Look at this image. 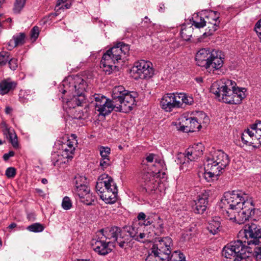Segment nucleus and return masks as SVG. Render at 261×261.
I'll list each match as a JSON object with an SVG mask.
<instances>
[{
    "label": "nucleus",
    "instance_id": "f257e3e1",
    "mask_svg": "<svg viewBox=\"0 0 261 261\" xmlns=\"http://www.w3.org/2000/svg\"><path fill=\"white\" fill-rule=\"evenodd\" d=\"M87 87L86 82L80 76H69L65 79L59 91L64 95L61 97L63 107L68 113L72 114L75 119H85L88 115L81 107H86L85 92Z\"/></svg>",
    "mask_w": 261,
    "mask_h": 261
},
{
    "label": "nucleus",
    "instance_id": "f03ea898",
    "mask_svg": "<svg viewBox=\"0 0 261 261\" xmlns=\"http://www.w3.org/2000/svg\"><path fill=\"white\" fill-rule=\"evenodd\" d=\"M235 82L223 79L218 83H214L211 88V92L224 103L238 105L245 97L246 89L236 87Z\"/></svg>",
    "mask_w": 261,
    "mask_h": 261
},
{
    "label": "nucleus",
    "instance_id": "7ed1b4c3",
    "mask_svg": "<svg viewBox=\"0 0 261 261\" xmlns=\"http://www.w3.org/2000/svg\"><path fill=\"white\" fill-rule=\"evenodd\" d=\"M230 162L228 155L221 150H212L204 164V178L210 182L223 173Z\"/></svg>",
    "mask_w": 261,
    "mask_h": 261
},
{
    "label": "nucleus",
    "instance_id": "20e7f679",
    "mask_svg": "<svg viewBox=\"0 0 261 261\" xmlns=\"http://www.w3.org/2000/svg\"><path fill=\"white\" fill-rule=\"evenodd\" d=\"M224 53L218 49L204 48L199 49L196 54V64L204 67L210 73L220 70L224 62Z\"/></svg>",
    "mask_w": 261,
    "mask_h": 261
},
{
    "label": "nucleus",
    "instance_id": "39448f33",
    "mask_svg": "<svg viewBox=\"0 0 261 261\" xmlns=\"http://www.w3.org/2000/svg\"><path fill=\"white\" fill-rule=\"evenodd\" d=\"M129 50V46L122 42L111 47L103 54L100 61V68L106 74H110L117 70L116 64L119 63L123 56L128 53Z\"/></svg>",
    "mask_w": 261,
    "mask_h": 261
},
{
    "label": "nucleus",
    "instance_id": "423d86ee",
    "mask_svg": "<svg viewBox=\"0 0 261 261\" xmlns=\"http://www.w3.org/2000/svg\"><path fill=\"white\" fill-rule=\"evenodd\" d=\"M164 169V162L155 161L152 167L144 171L142 174L141 187L143 193L151 194L155 191L161 181L160 174Z\"/></svg>",
    "mask_w": 261,
    "mask_h": 261
},
{
    "label": "nucleus",
    "instance_id": "0eeeda50",
    "mask_svg": "<svg viewBox=\"0 0 261 261\" xmlns=\"http://www.w3.org/2000/svg\"><path fill=\"white\" fill-rule=\"evenodd\" d=\"M241 191H232L225 192L221 199L220 207L224 208V217L226 219L237 223V213L241 204L239 199L241 197Z\"/></svg>",
    "mask_w": 261,
    "mask_h": 261
},
{
    "label": "nucleus",
    "instance_id": "6e6552de",
    "mask_svg": "<svg viewBox=\"0 0 261 261\" xmlns=\"http://www.w3.org/2000/svg\"><path fill=\"white\" fill-rule=\"evenodd\" d=\"M204 147L201 143H197L189 147L185 153H179L175 158L177 164H180V170L187 171L191 169L193 163L203 154Z\"/></svg>",
    "mask_w": 261,
    "mask_h": 261
},
{
    "label": "nucleus",
    "instance_id": "1a4fd4ad",
    "mask_svg": "<svg viewBox=\"0 0 261 261\" xmlns=\"http://www.w3.org/2000/svg\"><path fill=\"white\" fill-rule=\"evenodd\" d=\"M239 237L242 238L241 241L247 247L251 245H259L261 244V228L255 223L246 224L240 231Z\"/></svg>",
    "mask_w": 261,
    "mask_h": 261
},
{
    "label": "nucleus",
    "instance_id": "9d476101",
    "mask_svg": "<svg viewBox=\"0 0 261 261\" xmlns=\"http://www.w3.org/2000/svg\"><path fill=\"white\" fill-rule=\"evenodd\" d=\"M241 199L240 202L242 204L241 207L236 212L237 213V223H244L254 215L255 208L253 204V200L249 195L241 191Z\"/></svg>",
    "mask_w": 261,
    "mask_h": 261
},
{
    "label": "nucleus",
    "instance_id": "9b49d317",
    "mask_svg": "<svg viewBox=\"0 0 261 261\" xmlns=\"http://www.w3.org/2000/svg\"><path fill=\"white\" fill-rule=\"evenodd\" d=\"M91 104L94 107L95 111L99 112V115L106 116L113 110L116 111L115 101H112L101 94H94L91 97Z\"/></svg>",
    "mask_w": 261,
    "mask_h": 261
},
{
    "label": "nucleus",
    "instance_id": "f8f14e48",
    "mask_svg": "<svg viewBox=\"0 0 261 261\" xmlns=\"http://www.w3.org/2000/svg\"><path fill=\"white\" fill-rule=\"evenodd\" d=\"M92 249L99 255H106L110 253L116 247V244L112 241H108L102 233L99 232L96 236L91 240Z\"/></svg>",
    "mask_w": 261,
    "mask_h": 261
},
{
    "label": "nucleus",
    "instance_id": "ddd939ff",
    "mask_svg": "<svg viewBox=\"0 0 261 261\" xmlns=\"http://www.w3.org/2000/svg\"><path fill=\"white\" fill-rule=\"evenodd\" d=\"M248 247L241 240H238L227 244L223 249L222 255L227 259H234L236 257L244 255Z\"/></svg>",
    "mask_w": 261,
    "mask_h": 261
},
{
    "label": "nucleus",
    "instance_id": "4468645a",
    "mask_svg": "<svg viewBox=\"0 0 261 261\" xmlns=\"http://www.w3.org/2000/svg\"><path fill=\"white\" fill-rule=\"evenodd\" d=\"M242 142L246 145L251 146L254 141L257 140L261 144V121L257 120L250 125V128L245 130L241 136Z\"/></svg>",
    "mask_w": 261,
    "mask_h": 261
},
{
    "label": "nucleus",
    "instance_id": "2eb2a0df",
    "mask_svg": "<svg viewBox=\"0 0 261 261\" xmlns=\"http://www.w3.org/2000/svg\"><path fill=\"white\" fill-rule=\"evenodd\" d=\"M172 240L169 237H165L160 240L152 246L155 250L168 261L171 256V247L172 246Z\"/></svg>",
    "mask_w": 261,
    "mask_h": 261
},
{
    "label": "nucleus",
    "instance_id": "dca6fc26",
    "mask_svg": "<svg viewBox=\"0 0 261 261\" xmlns=\"http://www.w3.org/2000/svg\"><path fill=\"white\" fill-rule=\"evenodd\" d=\"M134 71L142 79H148L152 76L154 70L152 63L145 60H140L136 63Z\"/></svg>",
    "mask_w": 261,
    "mask_h": 261
},
{
    "label": "nucleus",
    "instance_id": "f3484780",
    "mask_svg": "<svg viewBox=\"0 0 261 261\" xmlns=\"http://www.w3.org/2000/svg\"><path fill=\"white\" fill-rule=\"evenodd\" d=\"M137 219L139 221H143L142 225L144 227L150 225L156 221L158 224L156 233H162L163 231V224L160 216L155 213H149L145 215L143 212H140L137 216Z\"/></svg>",
    "mask_w": 261,
    "mask_h": 261
},
{
    "label": "nucleus",
    "instance_id": "a211bd4d",
    "mask_svg": "<svg viewBox=\"0 0 261 261\" xmlns=\"http://www.w3.org/2000/svg\"><path fill=\"white\" fill-rule=\"evenodd\" d=\"M145 227L139 223L133 224L131 226H126L124 228L125 230L127 231L130 237L134 238L135 240L144 242L147 237V233L145 232Z\"/></svg>",
    "mask_w": 261,
    "mask_h": 261
},
{
    "label": "nucleus",
    "instance_id": "6ab92c4d",
    "mask_svg": "<svg viewBox=\"0 0 261 261\" xmlns=\"http://www.w3.org/2000/svg\"><path fill=\"white\" fill-rule=\"evenodd\" d=\"M160 105L166 112H170L173 108L181 107V102L178 100L177 94L168 93L163 96Z\"/></svg>",
    "mask_w": 261,
    "mask_h": 261
},
{
    "label": "nucleus",
    "instance_id": "aec40b11",
    "mask_svg": "<svg viewBox=\"0 0 261 261\" xmlns=\"http://www.w3.org/2000/svg\"><path fill=\"white\" fill-rule=\"evenodd\" d=\"M209 195V192L205 190L198 195L193 205V210L195 213L202 214L206 211Z\"/></svg>",
    "mask_w": 261,
    "mask_h": 261
},
{
    "label": "nucleus",
    "instance_id": "412c9836",
    "mask_svg": "<svg viewBox=\"0 0 261 261\" xmlns=\"http://www.w3.org/2000/svg\"><path fill=\"white\" fill-rule=\"evenodd\" d=\"M135 97L130 93H128L122 97L118 103H116V111L127 113L133 109L135 103Z\"/></svg>",
    "mask_w": 261,
    "mask_h": 261
},
{
    "label": "nucleus",
    "instance_id": "4be33fe9",
    "mask_svg": "<svg viewBox=\"0 0 261 261\" xmlns=\"http://www.w3.org/2000/svg\"><path fill=\"white\" fill-rule=\"evenodd\" d=\"M117 187L113 180L112 183H111V186H108L105 191L103 190L99 196L106 203L112 204L117 199Z\"/></svg>",
    "mask_w": 261,
    "mask_h": 261
},
{
    "label": "nucleus",
    "instance_id": "5701e85b",
    "mask_svg": "<svg viewBox=\"0 0 261 261\" xmlns=\"http://www.w3.org/2000/svg\"><path fill=\"white\" fill-rule=\"evenodd\" d=\"M74 142L68 140L66 142L64 143L60 148L59 149V153L61 154V158H65L66 160L73 158V154L75 150Z\"/></svg>",
    "mask_w": 261,
    "mask_h": 261
},
{
    "label": "nucleus",
    "instance_id": "b1692460",
    "mask_svg": "<svg viewBox=\"0 0 261 261\" xmlns=\"http://www.w3.org/2000/svg\"><path fill=\"white\" fill-rule=\"evenodd\" d=\"M79 197L81 202L87 205H91L96 199V196L90 192V188L79 191L75 193Z\"/></svg>",
    "mask_w": 261,
    "mask_h": 261
},
{
    "label": "nucleus",
    "instance_id": "393cba45",
    "mask_svg": "<svg viewBox=\"0 0 261 261\" xmlns=\"http://www.w3.org/2000/svg\"><path fill=\"white\" fill-rule=\"evenodd\" d=\"M99 232L102 233L103 236L107 238V240L112 241L115 244L116 240L121 236L120 228L116 226L102 229Z\"/></svg>",
    "mask_w": 261,
    "mask_h": 261
},
{
    "label": "nucleus",
    "instance_id": "a878e982",
    "mask_svg": "<svg viewBox=\"0 0 261 261\" xmlns=\"http://www.w3.org/2000/svg\"><path fill=\"white\" fill-rule=\"evenodd\" d=\"M178 121L175 123L177 129L185 133L189 132L188 129L190 128L187 127L190 126V115L184 114L179 118Z\"/></svg>",
    "mask_w": 261,
    "mask_h": 261
},
{
    "label": "nucleus",
    "instance_id": "bb28decb",
    "mask_svg": "<svg viewBox=\"0 0 261 261\" xmlns=\"http://www.w3.org/2000/svg\"><path fill=\"white\" fill-rule=\"evenodd\" d=\"M219 15V13L217 12L211 11L205 16L207 22L212 25V28L210 29V31H211V34L217 30L220 23Z\"/></svg>",
    "mask_w": 261,
    "mask_h": 261
},
{
    "label": "nucleus",
    "instance_id": "cd10ccee",
    "mask_svg": "<svg viewBox=\"0 0 261 261\" xmlns=\"http://www.w3.org/2000/svg\"><path fill=\"white\" fill-rule=\"evenodd\" d=\"M128 93L122 86L115 87L112 90V100H111L115 101V104L117 103L122 97H124L125 95Z\"/></svg>",
    "mask_w": 261,
    "mask_h": 261
},
{
    "label": "nucleus",
    "instance_id": "c85d7f7f",
    "mask_svg": "<svg viewBox=\"0 0 261 261\" xmlns=\"http://www.w3.org/2000/svg\"><path fill=\"white\" fill-rule=\"evenodd\" d=\"M107 178L105 180H103V178L99 177L98 181L96 183L95 188L97 192H99V195L105 191L108 186H111V183H112L113 179L111 177H108L107 175H106Z\"/></svg>",
    "mask_w": 261,
    "mask_h": 261
},
{
    "label": "nucleus",
    "instance_id": "c756f323",
    "mask_svg": "<svg viewBox=\"0 0 261 261\" xmlns=\"http://www.w3.org/2000/svg\"><path fill=\"white\" fill-rule=\"evenodd\" d=\"M87 178L83 175H77L75 177V193L89 188L88 185Z\"/></svg>",
    "mask_w": 261,
    "mask_h": 261
},
{
    "label": "nucleus",
    "instance_id": "7c9ffc66",
    "mask_svg": "<svg viewBox=\"0 0 261 261\" xmlns=\"http://www.w3.org/2000/svg\"><path fill=\"white\" fill-rule=\"evenodd\" d=\"M16 84L10 80H4L0 83V94L4 95L15 88Z\"/></svg>",
    "mask_w": 261,
    "mask_h": 261
},
{
    "label": "nucleus",
    "instance_id": "2f4dec72",
    "mask_svg": "<svg viewBox=\"0 0 261 261\" xmlns=\"http://www.w3.org/2000/svg\"><path fill=\"white\" fill-rule=\"evenodd\" d=\"M209 232L213 234H216L220 231L221 223L219 218H216L215 219L211 220L207 227Z\"/></svg>",
    "mask_w": 261,
    "mask_h": 261
},
{
    "label": "nucleus",
    "instance_id": "473e14b6",
    "mask_svg": "<svg viewBox=\"0 0 261 261\" xmlns=\"http://www.w3.org/2000/svg\"><path fill=\"white\" fill-rule=\"evenodd\" d=\"M145 261H168L164 258L153 247L151 248L150 252L145 258Z\"/></svg>",
    "mask_w": 261,
    "mask_h": 261
},
{
    "label": "nucleus",
    "instance_id": "72a5a7b5",
    "mask_svg": "<svg viewBox=\"0 0 261 261\" xmlns=\"http://www.w3.org/2000/svg\"><path fill=\"white\" fill-rule=\"evenodd\" d=\"M4 134H8L9 140L11 143L12 144V146L14 148H17L19 145L17 136L15 132H14V129H11L8 128L7 126H6Z\"/></svg>",
    "mask_w": 261,
    "mask_h": 261
},
{
    "label": "nucleus",
    "instance_id": "f704fd0d",
    "mask_svg": "<svg viewBox=\"0 0 261 261\" xmlns=\"http://www.w3.org/2000/svg\"><path fill=\"white\" fill-rule=\"evenodd\" d=\"M195 119L199 124H200V128L202 125L205 126L209 122V117L203 112H197L195 115Z\"/></svg>",
    "mask_w": 261,
    "mask_h": 261
},
{
    "label": "nucleus",
    "instance_id": "c9c22d12",
    "mask_svg": "<svg viewBox=\"0 0 261 261\" xmlns=\"http://www.w3.org/2000/svg\"><path fill=\"white\" fill-rule=\"evenodd\" d=\"M192 24L197 28H201L205 26L207 20L199 16L198 14H194L192 18Z\"/></svg>",
    "mask_w": 261,
    "mask_h": 261
},
{
    "label": "nucleus",
    "instance_id": "e433bc0d",
    "mask_svg": "<svg viewBox=\"0 0 261 261\" xmlns=\"http://www.w3.org/2000/svg\"><path fill=\"white\" fill-rule=\"evenodd\" d=\"M196 227L195 224H191L189 227L186 228L182 233V238L185 240H189L196 233Z\"/></svg>",
    "mask_w": 261,
    "mask_h": 261
},
{
    "label": "nucleus",
    "instance_id": "4c0bfd02",
    "mask_svg": "<svg viewBox=\"0 0 261 261\" xmlns=\"http://www.w3.org/2000/svg\"><path fill=\"white\" fill-rule=\"evenodd\" d=\"M60 154L59 150L57 152H54L51 154V159L54 166H58L62 164H65L68 162V160H66L65 158H61L59 155Z\"/></svg>",
    "mask_w": 261,
    "mask_h": 261
},
{
    "label": "nucleus",
    "instance_id": "58836bf2",
    "mask_svg": "<svg viewBox=\"0 0 261 261\" xmlns=\"http://www.w3.org/2000/svg\"><path fill=\"white\" fill-rule=\"evenodd\" d=\"M193 31V28L192 26L189 27L182 26L180 31V35L184 40L188 41L192 37Z\"/></svg>",
    "mask_w": 261,
    "mask_h": 261
},
{
    "label": "nucleus",
    "instance_id": "ea45409f",
    "mask_svg": "<svg viewBox=\"0 0 261 261\" xmlns=\"http://www.w3.org/2000/svg\"><path fill=\"white\" fill-rule=\"evenodd\" d=\"M25 35L23 33H20L18 34L14 35L13 37V40H11V42L13 41L14 43L15 46L22 45L25 43Z\"/></svg>",
    "mask_w": 261,
    "mask_h": 261
},
{
    "label": "nucleus",
    "instance_id": "a19ab883",
    "mask_svg": "<svg viewBox=\"0 0 261 261\" xmlns=\"http://www.w3.org/2000/svg\"><path fill=\"white\" fill-rule=\"evenodd\" d=\"M178 100H180L181 107L183 103H185L188 105H191L193 104L194 100L192 97L189 95H186L185 93H179L177 94Z\"/></svg>",
    "mask_w": 261,
    "mask_h": 261
},
{
    "label": "nucleus",
    "instance_id": "79ce46f5",
    "mask_svg": "<svg viewBox=\"0 0 261 261\" xmlns=\"http://www.w3.org/2000/svg\"><path fill=\"white\" fill-rule=\"evenodd\" d=\"M99 153L101 156L100 159H110L111 148L107 146H99L98 147Z\"/></svg>",
    "mask_w": 261,
    "mask_h": 261
},
{
    "label": "nucleus",
    "instance_id": "37998d69",
    "mask_svg": "<svg viewBox=\"0 0 261 261\" xmlns=\"http://www.w3.org/2000/svg\"><path fill=\"white\" fill-rule=\"evenodd\" d=\"M190 126H188L187 127L190 128V129H188L189 132H194L196 130H199L201 128L200 124H199L197 122L195 116H192L191 115H190Z\"/></svg>",
    "mask_w": 261,
    "mask_h": 261
},
{
    "label": "nucleus",
    "instance_id": "c03bdc74",
    "mask_svg": "<svg viewBox=\"0 0 261 261\" xmlns=\"http://www.w3.org/2000/svg\"><path fill=\"white\" fill-rule=\"evenodd\" d=\"M27 229L30 231L34 232H40L43 231L44 229V227L40 223H35L28 226Z\"/></svg>",
    "mask_w": 261,
    "mask_h": 261
},
{
    "label": "nucleus",
    "instance_id": "a18cd8bd",
    "mask_svg": "<svg viewBox=\"0 0 261 261\" xmlns=\"http://www.w3.org/2000/svg\"><path fill=\"white\" fill-rule=\"evenodd\" d=\"M168 261H186L184 255L180 251H174Z\"/></svg>",
    "mask_w": 261,
    "mask_h": 261
},
{
    "label": "nucleus",
    "instance_id": "49530a36",
    "mask_svg": "<svg viewBox=\"0 0 261 261\" xmlns=\"http://www.w3.org/2000/svg\"><path fill=\"white\" fill-rule=\"evenodd\" d=\"M26 0H16L13 8L15 13H19L24 7Z\"/></svg>",
    "mask_w": 261,
    "mask_h": 261
},
{
    "label": "nucleus",
    "instance_id": "de8ad7c7",
    "mask_svg": "<svg viewBox=\"0 0 261 261\" xmlns=\"http://www.w3.org/2000/svg\"><path fill=\"white\" fill-rule=\"evenodd\" d=\"M9 59V53L6 51L0 52V66L6 65Z\"/></svg>",
    "mask_w": 261,
    "mask_h": 261
},
{
    "label": "nucleus",
    "instance_id": "09e8293b",
    "mask_svg": "<svg viewBox=\"0 0 261 261\" xmlns=\"http://www.w3.org/2000/svg\"><path fill=\"white\" fill-rule=\"evenodd\" d=\"M72 203L69 197L65 196L63 198L62 202V206L65 210H68L71 208Z\"/></svg>",
    "mask_w": 261,
    "mask_h": 261
},
{
    "label": "nucleus",
    "instance_id": "8fccbe9b",
    "mask_svg": "<svg viewBox=\"0 0 261 261\" xmlns=\"http://www.w3.org/2000/svg\"><path fill=\"white\" fill-rule=\"evenodd\" d=\"M116 246L118 245L121 248H126L128 245V241L124 239L123 237L121 236L115 241Z\"/></svg>",
    "mask_w": 261,
    "mask_h": 261
},
{
    "label": "nucleus",
    "instance_id": "3c124183",
    "mask_svg": "<svg viewBox=\"0 0 261 261\" xmlns=\"http://www.w3.org/2000/svg\"><path fill=\"white\" fill-rule=\"evenodd\" d=\"M111 165L110 159H100L99 162V167L101 169L105 170L109 168Z\"/></svg>",
    "mask_w": 261,
    "mask_h": 261
},
{
    "label": "nucleus",
    "instance_id": "603ef678",
    "mask_svg": "<svg viewBox=\"0 0 261 261\" xmlns=\"http://www.w3.org/2000/svg\"><path fill=\"white\" fill-rule=\"evenodd\" d=\"M9 68L12 70H16L18 66V60L16 58H11L10 57V59L8 61Z\"/></svg>",
    "mask_w": 261,
    "mask_h": 261
},
{
    "label": "nucleus",
    "instance_id": "864d4df0",
    "mask_svg": "<svg viewBox=\"0 0 261 261\" xmlns=\"http://www.w3.org/2000/svg\"><path fill=\"white\" fill-rule=\"evenodd\" d=\"M5 174L8 178H13L16 175V169L14 167H9L7 169Z\"/></svg>",
    "mask_w": 261,
    "mask_h": 261
},
{
    "label": "nucleus",
    "instance_id": "5fc2aeb1",
    "mask_svg": "<svg viewBox=\"0 0 261 261\" xmlns=\"http://www.w3.org/2000/svg\"><path fill=\"white\" fill-rule=\"evenodd\" d=\"M39 33V28L37 26L34 27L31 31V37L34 41L38 38Z\"/></svg>",
    "mask_w": 261,
    "mask_h": 261
},
{
    "label": "nucleus",
    "instance_id": "6e6d98bb",
    "mask_svg": "<svg viewBox=\"0 0 261 261\" xmlns=\"http://www.w3.org/2000/svg\"><path fill=\"white\" fill-rule=\"evenodd\" d=\"M254 30L256 33L258 34V36L261 42V19L256 23Z\"/></svg>",
    "mask_w": 261,
    "mask_h": 261
},
{
    "label": "nucleus",
    "instance_id": "4d7b16f0",
    "mask_svg": "<svg viewBox=\"0 0 261 261\" xmlns=\"http://www.w3.org/2000/svg\"><path fill=\"white\" fill-rule=\"evenodd\" d=\"M254 253L256 261H261V247L256 248Z\"/></svg>",
    "mask_w": 261,
    "mask_h": 261
},
{
    "label": "nucleus",
    "instance_id": "13d9d810",
    "mask_svg": "<svg viewBox=\"0 0 261 261\" xmlns=\"http://www.w3.org/2000/svg\"><path fill=\"white\" fill-rule=\"evenodd\" d=\"M15 152L13 151H10L7 153H5L3 155V159L5 161H8L10 158L12 157L14 155Z\"/></svg>",
    "mask_w": 261,
    "mask_h": 261
},
{
    "label": "nucleus",
    "instance_id": "bf43d9fd",
    "mask_svg": "<svg viewBox=\"0 0 261 261\" xmlns=\"http://www.w3.org/2000/svg\"><path fill=\"white\" fill-rule=\"evenodd\" d=\"M233 261H252L249 258L245 257L243 255H241L240 257H236Z\"/></svg>",
    "mask_w": 261,
    "mask_h": 261
},
{
    "label": "nucleus",
    "instance_id": "052dcab7",
    "mask_svg": "<svg viewBox=\"0 0 261 261\" xmlns=\"http://www.w3.org/2000/svg\"><path fill=\"white\" fill-rule=\"evenodd\" d=\"M154 158V155L153 154H149L146 158V160L147 162L151 163L153 162Z\"/></svg>",
    "mask_w": 261,
    "mask_h": 261
},
{
    "label": "nucleus",
    "instance_id": "680f3d73",
    "mask_svg": "<svg viewBox=\"0 0 261 261\" xmlns=\"http://www.w3.org/2000/svg\"><path fill=\"white\" fill-rule=\"evenodd\" d=\"M71 4H66L65 5H63L61 7H60V6H59V7H58L57 8L56 7V9H57V11H58L59 10H60V9H64L65 8L69 9L71 7Z\"/></svg>",
    "mask_w": 261,
    "mask_h": 261
},
{
    "label": "nucleus",
    "instance_id": "e2e57ef3",
    "mask_svg": "<svg viewBox=\"0 0 261 261\" xmlns=\"http://www.w3.org/2000/svg\"><path fill=\"white\" fill-rule=\"evenodd\" d=\"M35 191L40 196H45L44 192L41 189L37 188L35 189Z\"/></svg>",
    "mask_w": 261,
    "mask_h": 261
},
{
    "label": "nucleus",
    "instance_id": "0e129e2a",
    "mask_svg": "<svg viewBox=\"0 0 261 261\" xmlns=\"http://www.w3.org/2000/svg\"><path fill=\"white\" fill-rule=\"evenodd\" d=\"M12 111V109L10 107H6L5 109V113L7 114H10Z\"/></svg>",
    "mask_w": 261,
    "mask_h": 261
},
{
    "label": "nucleus",
    "instance_id": "69168bd1",
    "mask_svg": "<svg viewBox=\"0 0 261 261\" xmlns=\"http://www.w3.org/2000/svg\"><path fill=\"white\" fill-rule=\"evenodd\" d=\"M68 0H58L56 8L60 6L62 4L66 3Z\"/></svg>",
    "mask_w": 261,
    "mask_h": 261
},
{
    "label": "nucleus",
    "instance_id": "338daca9",
    "mask_svg": "<svg viewBox=\"0 0 261 261\" xmlns=\"http://www.w3.org/2000/svg\"><path fill=\"white\" fill-rule=\"evenodd\" d=\"M165 7L164 6V4H160L159 5V11L160 12H164V10H165Z\"/></svg>",
    "mask_w": 261,
    "mask_h": 261
},
{
    "label": "nucleus",
    "instance_id": "774afa93",
    "mask_svg": "<svg viewBox=\"0 0 261 261\" xmlns=\"http://www.w3.org/2000/svg\"><path fill=\"white\" fill-rule=\"evenodd\" d=\"M17 225L16 223H11L9 226V228L10 229H13V228H14L16 227Z\"/></svg>",
    "mask_w": 261,
    "mask_h": 261
}]
</instances>
